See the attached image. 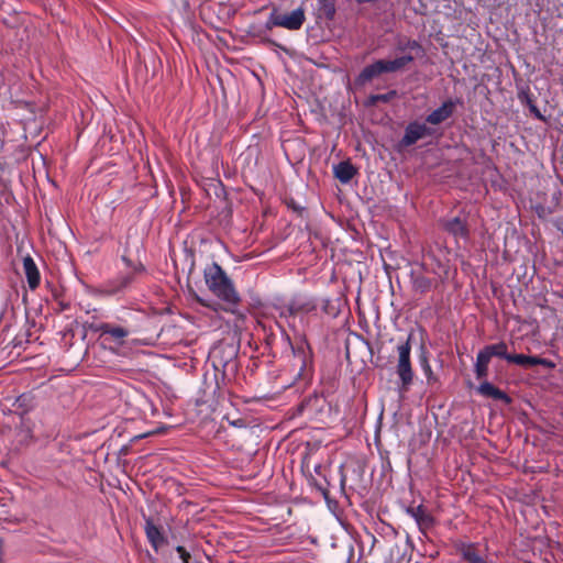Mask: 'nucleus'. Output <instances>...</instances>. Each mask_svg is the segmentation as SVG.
Wrapping results in <instances>:
<instances>
[{"label":"nucleus","mask_w":563,"mask_h":563,"mask_svg":"<svg viewBox=\"0 0 563 563\" xmlns=\"http://www.w3.org/2000/svg\"><path fill=\"white\" fill-rule=\"evenodd\" d=\"M411 334L408 335L407 340L397 346V365L396 373L401 382L404 389H408L413 380V369L411 367L410 354H411Z\"/></svg>","instance_id":"nucleus-2"},{"label":"nucleus","mask_w":563,"mask_h":563,"mask_svg":"<svg viewBox=\"0 0 563 563\" xmlns=\"http://www.w3.org/2000/svg\"><path fill=\"white\" fill-rule=\"evenodd\" d=\"M508 362L521 366H533L534 356H528L523 354H510L508 357Z\"/></svg>","instance_id":"nucleus-17"},{"label":"nucleus","mask_w":563,"mask_h":563,"mask_svg":"<svg viewBox=\"0 0 563 563\" xmlns=\"http://www.w3.org/2000/svg\"><path fill=\"white\" fill-rule=\"evenodd\" d=\"M100 332L102 336H109L113 342L121 345L123 344V340L129 335V330L123 327L113 325V324H102L100 327Z\"/></svg>","instance_id":"nucleus-6"},{"label":"nucleus","mask_w":563,"mask_h":563,"mask_svg":"<svg viewBox=\"0 0 563 563\" xmlns=\"http://www.w3.org/2000/svg\"><path fill=\"white\" fill-rule=\"evenodd\" d=\"M394 95H395V92H394V91H393V92H390V93H387V95H379V96H376V97H375V100L388 101V100H389V98H390L391 96H394Z\"/></svg>","instance_id":"nucleus-22"},{"label":"nucleus","mask_w":563,"mask_h":563,"mask_svg":"<svg viewBox=\"0 0 563 563\" xmlns=\"http://www.w3.org/2000/svg\"><path fill=\"white\" fill-rule=\"evenodd\" d=\"M477 391L479 395L484 397L493 398L495 400H501L505 401L506 404L510 402V398L507 396V394H505L503 390L495 387L493 384L488 382H483L478 386Z\"/></svg>","instance_id":"nucleus-8"},{"label":"nucleus","mask_w":563,"mask_h":563,"mask_svg":"<svg viewBox=\"0 0 563 563\" xmlns=\"http://www.w3.org/2000/svg\"><path fill=\"white\" fill-rule=\"evenodd\" d=\"M422 367H423V371L427 375L428 378H431L432 376V369H431V366L430 364L428 363L427 360L423 361V364H422Z\"/></svg>","instance_id":"nucleus-20"},{"label":"nucleus","mask_w":563,"mask_h":563,"mask_svg":"<svg viewBox=\"0 0 563 563\" xmlns=\"http://www.w3.org/2000/svg\"><path fill=\"white\" fill-rule=\"evenodd\" d=\"M305 22V12L301 8L284 14L273 13L267 22V27L280 26L290 31L299 30Z\"/></svg>","instance_id":"nucleus-3"},{"label":"nucleus","mask_w":563,"mask_h":563,"mask_svg":"<svg viewBox=\"0 0 563 563\" xmlns=\"http://www.w3.org/2000/svg\"><path fill=\"white\" fill-rule=\"evenodd\" d=\"M530 110L531 112L538 118V119H542V115L539 111V109L534 106V104H531L530 106Z\"/></svg>","instance_id":"nucleus-23"},{"label":"nucleus","mask_w":563,"mask_h":563,"mask_svg":"<svg viewBox=\"0 0 563 563\" xmlns=\"http://www.w3.org/2000/svg\"><path fill=\"white\" fill-rule=\"evenodd\" d=\"M489 362L490 360L487 357V355L484 354L483 351H479L475 363V374L478 379H484L487 377Z\"/></svg>","instance_id":"nucleus-14"},{"label":"nucleus","mask_w":563,"mask_h":563,"mask_svg":"<svg viewBox=\"0 0 563 563\" xmlns=\"http://www.w3.org/2000/svg\"><path fill=\"white\" fill-rule=\"evenodd\" d=\"M457 101L454 100H448L442 103L441 107L433 110L428 117L427 122L431 124H439L450 118L453 113V110L456 106Z\"/></svg>","instance_id":"nucleus-5"},{"label":"nucleus","mask_w":563,"mask_h":563,"mask_svg":"<svg viewBox=\"0 0 563 563\" xmlns=\"http://www.w3.org/2000/svg\"><path fill=\"white\" fill-rule=\"evenodd\" d=\"M407 512L416 520L420 529L431 527L433 519L423 506L408 508Z\"/></svg>","instance_id":"nucleus-10"},{"label":"nucleus","mask_w":563,"mask_h":563,"mask_svg":"<svg viewBox=\"0 0 563 563\" xmlns=\"http://www.w3.org/2000/svg\"><path fill=\"white\" fill-rule=\"evenodd\" d=\"M446 230L455 236L464 238L466 235V228L459 218H453L446 222Z\"/></svg>","instance_id":"nucleus-16"},{"label":"nucleus","mask_w":563,"mask_h":563,"mask_svg":"<svg viewBox=\"0 0 563 563\" xmlns=\"http://www.w3.org/2000/svg\"><path fill=\"white\" fill-rule=\"evenodd\" d=\"M429 134V129L424 123L411 122L407 125L401 139L404 146H410Z\"/></svg>","instance_id":"nucleus-4"},{"label":"nucleus","mask_w":563,"mask_h":563,"mask_svg":"<svg viewBox=\"0 0 563 563\" xmlns=\"http://www.w3.org/2000/svg\"><path fill=\"white\" fill-rule=\"evenodd\" d=\"M383 73H385L384 64H383V59H380V60H377V62L368 65L367 67H365L362 70V73L360 74L357 80L361 84H365L366 81L372 80L373 78L379 76Z\"/></svg>","instance_id":"nucleus-11"},{"label":"nucleus","mask_w":563,"mask_h":563,"mask_svg":"<svg viewBox=\"0 0 563 563\" xmlns=\"http://www.w3.org/2000/svg\"><path fill=\"white\" fill-rule=\"evenodd\" d=\"M23 268L27 279L29 287L35 289L40 284V273L31 256L23 258Z\"/></svg>","instance_id":"nucleus-7"},{"label":"nucleus","mask_w":563,"mask_h":563,"mask_svg":"<svg viewBox=\"0 0 563 563\" xmlns=\"http://www.w3.org/2000/svg\"><path fill=\"white\" fill-rule=\"evenodd\" d=\"M197 300L205 307H209V305L201 298L197 297Z\"/></svg>","instance_id":"nucleus-25"},{"label":"nucleus","mask_w":563,"mask_h":563,"mask_svg":"<svg viewBox=\"0 0 563 563\" xmlns=\"http://www.w3.org/2000/svg\"><path fill=\"white\" fill-rule=\"evenodd\" d=\"M411 60H412V57L410 55H404V56H400V57L391 59V60L383 59L384 71L385 73L396 71V70L405 67Z\"/></svg>","instance_id":"nucleus-15"},{"label":"nucleus","mask_w":563,"mask_h":563,"mask_svg":"<svg viewBox=\"0 0 563 563\" xmlns=\"http://www.w3.org/2000/svg\"><path fill=\"white\" fill-rule=\"evenodd\" d=\"M534 365H542L544 367H549V368H553L554 367V363L548 358H541V357H538V356H534V362H533V366Z\"/></svg>","instance_id":"nucleus-18"},{"label":"nucleus","mask_w":563,"mask_h":563,"mask_svg":"<svg viewBox=\"0 0 563 563\" xmlns=\"http://www.w3.org/2000/svg\"><path fill=\"white\" fill-rule=\"evenodd\" d=\"M129 283H130V278H129V277H124V278L122 279V282H121V285H120L118 288H115V289H113V290H109L108 292H109V294H111V292H115V291H118V290H120V289L124 288Z\"/></svg>","instance_id":"nucleus-21"},{"label":"nucleus","mask_w":563,"mask_h":563,"mask_svg":"<svg viewBox=\"0 0 563 563\" xmlns=\"http://www.w3.org/2000/svg\"><path fill=\"white\" fill-rule=\"evenodd\" d=\"M177 551L180 553L181 558L185 560L186 551L184 550V548L183 547H178Z\"/></svg>","instance_id":"nucleus-24"},{"label":"nucleus","mask_w":563,"mask_h":563,"mask_svg":"<svg viewBox=\"0 0 563 563\" xmlns=\"http://www.w3.org/2000/svg\"><path fill=\"white\" fill-rule=\"evenodd\" d=\"M335 178L342 184H347L356 175V168L350 162H341L333 167Z\"/></svg>","instance_id":"nucleus-9"},{"label":"nucleus","mask_w":563,"mask_h":563,"mask_svg":"<svg viewBox=\"0 0 563 563\" xmlns=\"http://www.w3.org/2000/svg\"><path fill=\"white\" fill-rule=\"evenodd\" d=\"M483 353L490 360L493 356L501 357L508 361L510 354L507 353V345L504 342L485 346Z\"/></svg>","instance_id":"nucleus-13"},{"label":"nucleus","mask_w":563,"mask_h":563,"mask_svg":"<svg viewBox=\"0 0 563 563\" xmlns=\"http://www.w3.org/2000/svg\"><path fill=\"white\" fill-rule=\"evenodd\" d=\"M203 277L207 287L214 296L230 306H238L240 296L219 264L208 265L203 271Z\"/></svg>","instance_id":"nucleus-1"},{"label":"nucleus","mask_w":563,"mask_h":563,"mask_svg":"<svg viewBox=\"0 0 563 563\" xmlns=\"http://www.w3.org/2000/svg\"><path fill=\"white\" fill-rule=\"evenodd\" d=\"M145 532L151 544L158 549L164 543V537L159 529L150 520L146 521Z\"/></svg>","instance_id":"nucleus-12"},{"label":"nucleus","mask_w":563,"mask_h":563,"mask_svg":"<svg viewBox=\"0 0 563 563\" xmlns=\"http://www.w3.org/2000/svg\"><path fill=\"white\" fill-rule=\"evenodd\" d=\"M324 2V8L328 15H332L334 13V5L332 0H322Z\"/></svg>","instance_id":"nucleus-19"}]
</instances>
